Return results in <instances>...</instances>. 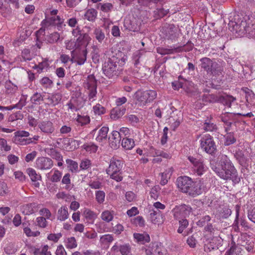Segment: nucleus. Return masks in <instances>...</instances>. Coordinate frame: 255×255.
<instances>
[{"mask_svg":"<svg viewBox=\"0 0 255 255\" xmlns=\"http://www.w3.org/2000/svg\"><path fill=\"white\" fill-rule=\"evenodd\" d=\"M221 169L218 167L213 168L217 174L224 180H231L235 183H239L240 177L229 157L226 155H222L219 157Z\"/></svg>","mask_w":255,"mask_h":255,"instance_id":"obj_1","label":"nucleus"},{"mask_svg":"<svg viewBox=\"0 0 255 255\" xmlns=\"http://www.w3.org/2000/svg\"><path fill=\"white\" fill-rule=\"evenodd\" d=\"M157 96L155 90L139 89L134 93L133 98L135 104L138 107L143 108L152 103Z\"/></svg>","mask_w":255,"mask_h":255,"instance_id":"obj_2","label":"nucleus"},{"mask_svg":"<svg viewBox=\"0 0 255 255\" xmlns=\"http://www.w3.org/2000/svg\"><path fill=\"white\" fill-rule=\"evenodd\" d=\"M124 164L123 160L120 157L114 156L110 159L106 172L111 179L117 182H120L123 180L122 170Z\"/></svg>","mask_w":255,"mask_h":255,"instance_id":"obj_3","label":"nucleus"},{"mask_svg":"<svg viewBox=\"0 0 255 255\" xmlns=\"http://www.w3.org/2000/svg\"><path fill=\"white\" fill-rule=\"evenodd\" d=\"M200 61L201 69L207 72L209 80H215L217 76L222 75L223 68L210 58L204 57Z\"/></svg>","mask_w":255,"mask_h":255,"instance_id":"obj_4","label":"nucleus"},{"mask_svg":"<svg viewBox=\"0 0 255 255\" xmlns=\"http://www.w3.org/2000/svg\"><path fill=\"white\" fill-rule=\"evenodd\" d=\"M84 88L87 90L89 101H95L97 100V80L93 75L88 76L86 82L84 83Z\"/></svg>","mask_w":255,"mask_h":255,"instance_id":"obj_5","label":"nucleus"},{"mask_svg":"<svg viewBox=\"0 0 255 255\" xmlns=\"http://www.w3.org/2000/svg\"><path fill=\"white\" fill-rule=\"evenodd\" d=\"M237 26L242 33H248L249 36L255 38V18H244Z\"/></svg>","mask_w":255,"mask_h":255,"instance_id":"obj_6","label":"nucleus"},{"mask_svg":"<svg viewBox=\"0 0 255 255\" xmlns=\"http://www.w3.org/2000/svg\"><path fill=\"white\" fill-rule=\"evenodd\" d=\"M201 149L209 154H213L216 150V146L213 137L209 134L204 135L200 139Z\"/></svg>","mask_w":255,"mask_h":255,"instance_id":"obj_7","label":"nucleus"},{"mask_svg":"<svg viewBox=\"0 0 255 255\" xmlns=\"http://www.w3.org/2000/svg\"><path fill=\"white\" fill-rule=\"evenodd\" d=\"M188 159L193 165V171L198 176L202 175L207 170L208 167L204 163L202 158H197L192 156H189Z\"/></svg>","mask_w":255,"mask_h":255,"instance_id":"obj_8","label":"nucleus"},{"mask_svg":"<svg viewBox=\"0 0 255 255\" xmlns=\"http://www.w3.org/2000/svg\"><path fill=\"white\" fill-rule=\"evenodd\" d=\"M118 64L117 62L112 59H109L104 63L103 67V71L104 74L109 78H113L118 75Z\"/></svg>","mask_w":255,"mask_h":255,"instance_id":"obj_9","label":"nucleus"},{"mask_svg":"<svg viewBox=\"0 0 255 255\" xmlns=\"http://www.w3.org/2000/svg\"><path fill=\"white\" fill-rule=\"evenodd\" d=\"M184 47H185V49L182 47H178L173 48L158 47L156 48V51L158 54L162 55L172 54L175 52H181L183 50H185L186 51H190L193 49V44L191 42H188Z\"/></svg>","mask_w":255,"mask_h":255,"instance_id":"obj_10","label":"nucleus"},{"mask_svg":"<svg viewBox=\"0 0 255 255\" xmlns=\"http://www.w3.org/2000/svg\"><path fill=\"white\" fill-rule=\"evenodd\" d=\"M193 183L192 179L186 176L178 177L176 181V184L178 189L183 193H188Z\"/></svg>","mask_w":255,"mask_h":255,"instance_id":"obj_11","label":"nucleus"},{"mask_svg":"<svg viewBox=\"0 0 255 255\" xmlns=\"http://www.w3.org/2000/svg\"><path fill=\"white\" fill-rule=\"evenodd\" d=\"M30 134L29 132L25 130H18L14 132L13 137L14 142L20 145H25L32 143L31 139L28 137Z\"/></svg>","mask_w":255,"mask_h":255,"instance_id":"obj_12","label":"nucleus"},{"mask_svg":"<svg viewBox=\"0 0 255 255\" xmlns=\"http://www.w3.org/2000/svg\"><path fill=\"white\" fill-rule=\"evenodd\" d=\"M237 116L238 114L230 112H226L221 115L220 118L221 121L224 123L226 131L230 129V127L233 123H235L237 120Z\"/></svg>","mask_w":255,"mask_h":255,"instance_id":"obj_13","label":"nucleus"},{"mask_svg":"<svg viewBox=\"0 0 255 255\" xmlns=\"http://www.w3.org/2000/svg\"><path fill=\"white\" fill-rule=\"evenodd\" d=\"M53 166V160L48 157H40L37 158L36 160V168L41 170L50 169Z\"/></svg>","mask_w":255,"mask_h":255,"instance_id":"obj_14","label":"nucleus"},{"mask_svg":"<svg viewBox=\"0 0 255 255\" xmlns=\"http://www.w3.org/2000/svg\"><path fill=\"white\" fill-rule=\"evenodd\" d=\"M222 240L220 236H215L212 237L211 241L205 244L204 247L205 252L208 253L212 250L218 249V246L221 244Z\"/></svg>","mask_w":255,"mask_h":255,"instance_id":"obj_15","label":"nucleus"},{"mask_svg":"<svg viewBox=\"0 0 255 255\" xmlns=\"http://www.w3.org/2000/svg\"><path fill=\"white\" fill-rule=\"evenodd\" d=\"M50 20L51 21L50 22L45 19L42 20L41 23L42 26L38 30V31H37V32H44L45 30V28L51 24L60 25L63 22V19L61 18V17L58 15H57L56 16H52L50 18Z\"/></svg>","mask_w":255,"mask_h":255,"instance_id":"obj_16","label":"nucleus"},{"mask_svg":"<svg viewBox=\"0 0 255 255\" xmlns=\"http://www.w3.org/2000/svg\"><path fill=\"white\" fill-rule=\"evenodd\" d=\"M38 127L42 132L46 134H51L55 131L54 125L50 121H41L38 124Z\"/></svg>","mask_w":255,"mask_h":255,"instance_id":"obj_17","label":"nucleus"},{"mask_svg":"<svg viewBox=\"0 0 255 255\" xmlns=\"http://www.w3.org/2000/svg\"><path fill=\"white\" fill-rule=\"evenodd\" d=\"M159 208H156V210H151L150 211L149 219L152 223L155 225H159L164 222V218Z\"/></svg>","mask_w":255,"mask_h":255,"instance_id":"obj_18","label":"nucleus"},{"mask_svg":"<svg viewBox=\"0 0 255 255\" xmlns=\"http://www.w3.org/2000/svg\"><path fill=\"white\" fill-rule=\"evenodd\" d=\"M216 201L213 199V197L206 196L205 198L201 200H194L193 201L194 205L197 207L203 206V207H212L215 206V202Z\"/></svg>","mask_w":255,"mask_h":255,"instance_id":"obj_19","label":"nucleus"},{"mask_svg":"<svg viewBox=\"0 0 255 255\" xmlns=\"http://www.w3.org/2000/svg\"><path fill=\"white\" fill-rule=\"evenodd\" d=\"M75 89V91H73L71 100L77 106H83L85 100L82 95L81 89L79 86H77Z\"/></svg>","mask_w":255,"mask_h":255,"instance_id":"obj_20","label":"nucleus"},{"mask_svg":"<svg viewBox=\"0 0 255 255\" xmlns=\"http://www.w3.org/2000/svg\"><path fill=\"white\" fill-rule=\"evenodd\" d=\"M26 173L30 178L33 185L36 187H39L40 184L38 181L41 180V176L39 173H37L35 169L32 168H28L26 169Z\"/></svg>","mask_w":255,"mask_h":255,"instance_id":"obj_21","label":"nucleus"},{"mask_svg":"<svg viewBox=\"0 0 255 255\" xmlns=\"http://www.w3.org/2000/svg\"><path fill=\"white\" fill-rule=\"evenodd\" d=\"M122 137L117 130L113 131L112 136L109 137L110 144L112 148L116 149L120 146Z\"/></svg>","mask_w":255,"mask_h":255,"instance_id":"obj_22","label":"nucleus"},{"mask_svg":"<svg viewBox=\"0 0 255 255\" xmlns=\"http://www.w3.org/2000/svg\"><path fill=\"white\" fill-rule=\"evenodd\" d=\"M87 50L86 48L76 51L75 56V62L78 65H83L87 60Z\"/></svg>","mask_w":255,"mask_h":255,"instance_id":"obj_23","label":"nucleus"},{"mask_svg":"<svg viewBox=\"0 0 255 255\" xmlns=\"http://www.w3.org/2000/svg\"><path fill=\"white\" fill-rule=\"evenodd\" d=\"M133 238L135 241L139 244L143 245L149 243L150 241L149 235L146 233L142 234L134 233L133 234Z\"/></svg>","mask_w":255,"mask_h":255,"instance_id":"obj_24","label":"nucleus"},{"mask_svg":"<svg viewBox=\"0 0 255 255\" xmlns=\"http://www.w3.org/2000/svg\"><path fill=\"white\" fill-rule=\"evenodd\" d=\"M177 28L173 25H169L165 30V38L167 39L174 40L177 37Z\"/></svg>","mask_w":255,"mask_h":255,"instance_id":"obj_25","label":"nucleus"},{"mask_svg":"<svg viewBox=\"0 0 255 255\" xmlns=\"http://www.w3.org/2000/svg\"><path fill=\"white\" fill-rule=\"evenodd\" d=\"M180 114L171 116L169 119L167 123L170 126L173 130H175L179 127L182 121V118L180 116Z\"/></svg>","mask_w":255,"mask_h":255,"instance_id":"obj_26","label":"nucleus"},{"mask_svg":"<svg viewBox=\"0 0 255 255\" xmlns=\"http://www.w3.org/2000/svg\"><path fill=\"white\" fill-rule=\"evenodd\" d=\"M190 188L188 192L190 196L195 197L201 194L202 193L201 185L200 183H194L193 181V183Z\"/></svg>","mask_w":255,"mask_h":255,"instance_id":"obj_27","label":"nucleus"},{"mask_svg":"<svg viewBox=\"0 0 255 255\" xmlns=\"http://www.w3.org/2000/svg\"><path fill=\"white\" fill-rule=\"evenodd\" d=\"M109 131L108 127H103L99 131L96 138L97 141L102 142L107 140V134Z\"/></svg>","mask_w":255,"mask_h":255,"instance_id":"obj_28","label":"nucleus"},{"mask_svg":"<svg viewBox=\"0 0 255 255\" xmlns=\"http://www.w3.org/2000/svg\"><path fill=\"white\" fill-rule=\"evenodd\" d=\"M173 169L172 167H168L165 171L161 173V181L160 184L162 185H164L167 184L168 180L170 178L173 173Z\"/></svg>","mask_w":255,"mask_h":255,"instance_id":"obj_29","label":"nucleus"},{"mask_svg":"<svg viewBox=\"0 0 255 255\" xmlns=\"http://www.w3.org/2000/svg\"><path fill=\"white\" fill-rule=\"evenodd\" d=\"M161 248L155 244L151 243L144 248L145 254L146 255H156L157 253H159Z\"/></svg>","mask_w":255,"mask_h":255,"instance_id":"obj_30","label":"nucleus"},{"mask_svg":"<svg viewBox=\"0 0 255 255\" xmlns=\"http://www.w3.org/2000/svg\"><path fill=\"white\" fill-rule=\"evenodd\" d=\"M45 151L46 153L52 158L55 159L56 160H62V156L61 154L55 148L47 147L46 148Z\"/></svg>","mask_w":255,"mask_h":255,"instance_id":"obj_31","label":"nucleus"},{"mask_svg":"<svg viewBox=\"0 0 255 255\" xmlns=\"http://www.w3.org/2000/svg\"><path fill=\"white\" fill-rule=\"evenodd\" d=\"M121 145L126 150H130L135 146V143L133 139L129 137H123Z\"/></svg>","mask_w":255,"mask_h":255,"instance_id":"obj_32","label":"nucleus"},{"mask_svg":"<svg viewBox=\"0 0 255 255\" xmlns=\"http://www.w3.org/2000/svg\"><path fill=\"white\" fill-rule=\"evenodd\" d=\"M219 100V98L216 95L213 94H206L202 96V101L204 104H207L208 103H215Z\"/></svg>","mask_w":255,"mask_h":255,"instance_id":"obj_33","label":"nucleus"},{"mask_svg":"<svg viewBox=\"0 0 255 255\" xmlns=\"http://www.w3.org/2000/svg\"><path fill=\"white\" fill-rule=\"evenodd\" d=\"M49 64L48 63V60L46 58L43 59L42 62H39L38 64H35L32 68L37 70V72L38 73H41L44 69L49 67Z\"/></svg>","mask_w":255,"mask_h":255,"instance_id":"obj_34","label":"nucleus"},{"mask_svg":"<svg viewBox=\"0 0 255 255\" xmlns=\"http://www.w3.org/2000/svg\"><path fill=\"white\" fill-rule=\"evenodd\" d=\"M126 109L119 108H114L111 112V117L112 119L117 120L121 117L125 113Z\"/></svg>","mask_w":255,"mask_h":255,"instance_id":"obj_35","label":"nucleus"},{"mask_svg":"<svg viewBox=\"0 0 255 255\" xmlns=\"http://www.w3.org/2000/svg\"><path fill=\"white\" fill-rule=\"evenodd\" d=\"M97 16V11L94 8L88 9L86 10L84 17L85 18L90 21H94Z\"/></svg>","mask_w":255,"mask_h":255,"instance_id":"obj_36","label":"nucleus"},{"mask_svg":"<svg viewBox=\"0 0 255 255\" xmlns=\"http://www.w3.org/2000/svg\"><path fill=\"white\" fill-rule=\"evenodd\" d=\"M91 40V38L87 33L82 34L77 39V42L81 43V45H83L85 47L88 45Z\"/></svg>","mask_w":255,"mask_h":255,"instance_id":"obj_37","label":"nucleus"},{"mask_svg":"<svg viewBox=\"0 0 255 255\" xmlns=\"http://www.w3.org/2000/svg\"><path fill=\"white\" fill-rule=\"evenodd\" d=\"M62 184L65 185L64 188L66 190H70L73 188V185L71 184L70 174L69 173L65 174L63 177L61 181Z\"/></svg>","mask_w":255,"mask_h":255,"instance_id":"obj_38","label":"nucleus"},{"mask_svg":"<svg viewBox=\"0 0 255 255\" xmlns=\"http://www.w3.org/2000/svg\"><path fill=\"white\" fill-rule=\"evenodd\" d=\"M95 38L100 43H102L105 38V34L103 29L100 27H97L94 30Z\"/></svg>","mask_w":255,"mask_h":255,"instance_id":"obj_39","label":"nucleus"},{"mask_svg":"<svg viewBox=\"0 0 255 255\" xmlns=\"http://www.w3.org/2000/svg\"><path fill=\"white\" fill-rule=\"evenodd\" d=\"M43 101V96L40 93H35L30 98V101L32 104L40 105Z\"/></svg>","mask_w":255,"mask_h":255,"instance_id":"obj_40","label":"nucleus"},{"mask_svg":"<svg viewBox=\"0 0 255 255\" xmlns=\"http://www.w3.org/2000/svg\"><path fill=\"white\" fill-rule=\"evenodd\" d=\"M62 99V95L60 93H55L49 97L48 100L49 103L53 106L57 105Z\"/></svg>","mask_w":255,"mask_h":255,"instance_id":"obj_41","label":"nucleus"},{"mask_svg":"<svg viewBox=\"0 0 255 255\" xmlns=\"http://www.w3.org/2000/svg\"><path fill=\"white\" fill-rule=\"evenodd\" d=\"M66 162L67 164V167L69 170L73 173H76L78 170V163L70 159H67Z\"/></svg>","mask_w":255,"mask_h":255,"instance_id":"obj_42","label":"nucleus"},{"mask_svg":"<svg viewBox=\"0 0 255 255\" xmlns=\"http://www.w3.org/2000/svg\"><path fill=\"white\" fill-rule=\"evenodd\" d=\"M218 213H216L217 218H227L231 214V210L230 208H220Z\"/></svg>","mask_w":255,"mask_h":255,"instance_id":"obj_43","label":"nucleus"},{"mask_svg":"<svg viewBox=\"0 0 255 255\" xmlns=\"http://www.w3.org/2000/svg\"><path fill=\"white\" fill-rule=\"evenodd\" d=\"M65 246L67 249H72L77 247V243L74 237L67 238L65 240Z\"/></svg>","mask_w":255,"mask_h":255,"instance_id":"obj_44","label":"nucleus"},{"mask_svg":"<svg viewBox=\"0 0 255 255\" xmlns=\"http://www.w3.org/2000/svg\"><path fill=\"white\" fill-rule=\"evenodd\" d=\"M76 121L79 125L82 126L89 124L90 123V117L88 116L78 115L76 119Z\"/></svg>","mask_w":255,"mask_h":255,"instance_id":"obj_45","label":"nucleus"},{"mask_svg":"<svg viewBox=\"0 0 255 255\" xmlns=\"http://www.w3.org/2000/svg\"><path fill=\"white\" fill-rule=\"evenodd\" d=\"M235 98L232 96H226L221 97L220 101L225 106L231 107L232 103L235 100Z\"/></svg>","mask_w":255,"mask_h":255,"instance_id":"obj_46","label":"nucleus"},{"mask_svg":"<svg viewBox=\"0 0 255 255\" xmlns=\"http://www.w3.org/2000/svg\"><path fill=\"white\" fill-rule=\"evenodd\" d=\"M48 250V246L46 245L41 249H34L33 254L34 255H51Z\"/></svg>","mask_w":255,"mask_h":255,"instance_id":"obj_47","label":"nucleus"},{"mask_svg":"<svg viewBox=\"0 0 255 255\" xmlns=\"http://www.w3.org/2000/svg\"><path fill=\"white\" fill-rule=\"evenodd\" d=\"M203 128L206 131H213L217 129L216 124L212 123L210 121H206L203 125Z\"/></svg>","mask_w":255,"mask_h":255,"instance_id":"obj_48","label":"nucleus"},{"mask_svg":"<svg viewBox=\"0 0 255 255\" xmlns=\"http://www.w3.org/2000/svg\"><path fill=\"white\" fill-rule=\"evenodd\" d=\"M114 237L111 234H106L102 236L100 239V243L102 245H108L114 241Z\"/></svg>","mask_w":255,"mask_h":255,"instance_id":"obj_49","label":"nucleus"},{"mask_svg":"<svg viewBox=\"0 0 255 255\" xmlns=\"http://www.w3.org/2000/svg\"><path fill=\"white\" fill-rule=\"evenodd\" d=\"M56 196L57 199H61L68 202H70L72 199V196L71 195L64 191L59 192L56 194Z\"/></svg>","mask_w":255,"mask_h":255,"instance_id":"obj_50","label":"nucleus"},{"mask_svg":"<svg viewBox=\"0 0 255 255\" xmlns=\"http://www.w3.org/2000/svg\"><path fill=\"white\" fill-rule=\"evenodd\" d=\"M40 85L45 89L51 88L53 82L47 77H44L40 80Z\"/></svg>","mask_w":255,"mask_h":255,"instance_id":"obj_51","label":"nucleus"},{"mask_svg":"<svg viewBox=\"0 0 255 255\" xmlns=\"http://www.w3.org/2000/svg\"><path fill=\"white\" fill-rule=\"evenodd\" d=\"M83 148L86 151L90 153H95L98 149V146L93 143H87L83 145Z\"/></svg>","mask_w":255,"mask_h":255,"instance_id":"obj_52","label":"nucleus"},{"mask_svg":"<svg viewBox=\"0 0 255 255\" xmlns=\"http://www.w3.org/2000/svg\"><path fill=\"white\" fill-rule=\"evenodd\" d=\"M151 153L153 156H160L165 158H168L169 157V155L163 150L152 148Z\"/></svg>","mask_w":255,"mask_h":255,"instance_id":"obj_53","label":"nucleus"},{"mask_svg":"<svg viewBox=\"0 0 255 255\" xmlns=\"http://www.w3.org/2000/svg\"><path fill=\"white\" fill-rule=\"evenodd\" d=\"M53 174L50 178V181L52 182H58L60 181L62 177V172L58 169L53 170Z\"/></svg>","mask_w":255,"mask_h":255,"instance_id":"obj_54","label":"nucleus"},{"mask_svg":"<svg viewBox=\"0 0 255 255\" xmlns=\"http://www.w3.org/2000/svg\"><path fill=\"white\" fill-rule=\"evenodd\" d=\"M68 217V211L65 208H60L58 211L57 218L60 221H64Z\"/></svg>","mask_w":255,"mask_h":255,"instance_id":"obj_55","label":"nucleus"},{"mask_svg":"<svg viewBox=\"0 0 255 255\" xmlns=\"http://www.w3.org/2000/svg\"><path fill=\"white\" fill-rule=\"evenodd\" d=\"M4 252L7 255H12L17 251L15 245L12 243H9L4 248Z\"/></svg>","mask_w":255,"mask_h":255,"instance_id":"obj_56","label":"nucleus"},{"mask_svg":"<svg viewBox=\"0 0 255 255\" xmlns=\"http://www.w3.org/2000/svg\"><path fill=\"white\" fill-rule=\"evenodd\" d=\"M159 190L160 187L158 185L152 187L149 192L150 198L154 200H156L159 194Z\"/></svg>","mask_w":255,"mask_h":255,"instance_id":"obj_57","label":"nucleus"},{"mask_svg":"<svg viewBox=\"0 0 255 255\" xmlns=\"http://www.w3.org/2000/svg\"><path fill=\"white\" fill-rule=\"evenodd\" d=\"M93 110L96 115H101L105 113V108L99 104H96L93 107Z\"/></svg>","mask_w":255,"mask_h":255,"instance_id":"obj_58","label":"nucleus"},{"mask_svg":"<svg viewBox=\"0 0 255 255\" xmlns=\"http://www.w3.org/2000/svg\"><path fill=\"white\" fill-rule=\"evenodd\" d=\"M168 12V10L164 9L163 8H157L154 11L155 17L156 18H160L166 15Z\"/></svg>","mask_w":255,"mask_h":255,"instance_id":"obj_59","label":"nucleus"},{"mask_svg":"<svg viewBox=\"0 0 255 255\" xmlns=\"http://www.w3.org/2000/svg\"><path fill=\"white\" fill-rule=\"evenodd\" d=\"M0 148L1 150L8 151L11 149V146L8 145L6 139L0 138Z\"/></svg>","mask_w":255,"mask_h":255,"instance_id":"obj_60","label":"nucleus"},{"mask_svg":"<svg viewBox=\"0 0 255 255\" xmlns=\"http://www.w3.org/2000/svg\"><path fill=\"white\" fill-rule=\"evenodd\" d=\"M96 201L99 203H102L105 201V193L103 191H97L95 193Z\"/></svg>","mask_w":255,"mask_h":255,"instance_id":"obj_61","label":"nucleus"},{"mask_svg":"<svg viewBox=\"0 0 255 255\" xmlns=\"http://www.w3.org/2000/svg\"><path fill=\"white\" fill-rule=\"evenodd\" d=\"M60 38L59 34L55 32L50 34L47 38V40L49 43H53L57 42Z\"/></svg>","mask_w":255,"mask_h":255,"instance_id":"obj_62","label":"nucleus"},{"mask_svg":"<svg viewBox=\"0 0 255 255\" xmlns=\"http://www.w3.org/2000/svg\"><path fill=\"white\" fill-rule=\"evenodd\" d=\"M101 218L104 221L109 222L112 220L113 215L110 211H106L102 213Z\"/></svg>","mask_w":255,"mask_h":255,"instance_id":"obj_63","label":"nucleus"},{"mask_svg":"<svg viewBox=\"0 0 255 255\" xmlns=\"http://www.w3.org/2000/svg\"><path fill=\"white\" fill-rule=\"evenodd\" d=\"M246 99L247 103L252 106H255V95L252 92L246 94Z\"/></svg>","mask_w":255,"mask_h":255,"instance_id":"obj_64","label":"nucleus"}]
</instances>
